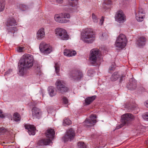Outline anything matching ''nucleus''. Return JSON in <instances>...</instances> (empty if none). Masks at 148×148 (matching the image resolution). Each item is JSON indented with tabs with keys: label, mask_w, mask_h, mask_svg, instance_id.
<instances>
[{
	"label": "nucleus",
	"mask_w": 148,
	"mask_h": 148,
	"mask_svg": "<svg viewBox=\"0 0 148 148\" xmlns=\"http://www.w3.org/2000/svg\"><path fill=\"white\" fill-rule=\"evenodd\" d=\"M33 61L32 56L28 54L23 56L18 63V74L20 75L23 76L26 74L27 69L32 67L33 65Z\"/></svg>",
	"instance_id": "nucleus-1"
},
{
	"label": "nucleus",
	"mask_w": 148,
	"mask_h": 148,
	"mask_svg": "<svg viewBox=\"0 0 148 148\" xmlns=\"http://www.w3.org/2000/svg\"><path fill=\"white\" fill-rule=\"evenodd\" d=\"M81 35L82 39L85 42L91 43L95 40V35L91 29H86L82 32Z\"/></svg>",
	"instance_id": "nucleus-2"
},
{
	"label": "nucleus",
	"mask_w": 148,
	"mask_h": 148,
	"mask_svg": "<svg viewBox=\"0 0 148 148\" xmlns=\"http://www.w3.org/2000/svg\"><path fill=\"white\" fill-rule=\"evenodd\" d=\"M55 132L53 129H49L47 130L45 133V135L48 139H42L40 140L38 143L39 145H47L50 144L51 142V139H53L55 135Z\"/></svg>",
	"instance_id": "nucleus-3"
},
{
	"label": "nucleus",
	"mask_w": 148,
	"mask_h": 148,
	"mask_svg": "<svg viewBox=\"0 0 148 148\" xmlns=\"http://www.w3.org/2000/svg\"><path fill=\"white\" fill-rule=\"evenodd\" d=\"M56 35L61 40H67L69 36L66 31L64 29L60 28H57L55 30Z\"/></svg>",
	"instance_id": "nucleus-4"
},
{
	"label": "nucleus",
	"mask_w": 148,
	"mask_h": 148,
	"mask_svg": "<svg viewBox=\"0 0 148 148\" xmlns=\"http://www.w3.org/2000/svg\"><path fill=\"white\" fill-rule=\"evenodd\" d=\"M69 78L74 80H79L83 77L82 72L76 69L71 71L69 73Z\"/></svg>",
	"instance_id": "nucleus-5"
},
{
	"label": "nucleus",
	"mask_w": 148,
	"mask_h": 148,
	"mask_svg": "<svg viewBox=\"0 0 148 148\" xmlns=\"http://www.w3.org/2000/svg\"><path fill=\"white\" fill-rule=\"evenodd\" d=\"M99 50L97 49H92L90 52L89 56V60L90 62L92 63L96 62L97 58L99 57Z\"/></svg>",
	"instance_id": "nucleus-6"
},
{
	"label": "nucleus",
	"mask_w": 148,
	"mask_h": 148,
	"mask_svg": "<svg viewBox=\"0 0 148 148\" xmlns=\"http://www.w3.org/2000/svg\"><path fill=\"white\" fill-rule=\"evenodd\" d=\"M55 85L58 90L60 93H64L68 90V88L66 87L64 83L60 80L58 79L56 82Z\"/></svg>",
	"instance_id": "nucleus-7"
},
{
	"label": "nucleus",
	"mask_w": 148,
	"mask_h": 148,
	"mask_svg": "<svg viewBox=\"0 0 148 148\" xmlns=\"http://www.w3.org/2000/svg\"><path fill=\"white\" fill-rule=\"evenodd\" d=\"M121 118V123L127 125L130 121L134 119V117L132 114L128 113L122 115Z\"/></svg>",
	"instance_id": "nucleus-8"
},
{
	"label": "nucleus",
	"mask_w": 148,
	"mask_h": 148,
	"mask_svg": "<svg viewBox=\"0 0 148 148\" xmlns=\"http://www.w3.org/2000/svg\"><path fill=\"white\" fill-rule=\"evenodd\" d=\"M90 119H86L84 123V125L87 127H90L94 125L97 122L95 119L97 118L95 114H92L90 116Z\"/></svg>",
	"instance_id": "nucleus-9"
},
{
	"label": "nucleus",
	"mask_w": 148,
	"mask_h": 148,
	"mask_svg": "<svg viewBox=\"0 0 148 148\" xmlns=\"http://www.w3.org/2000/svg\"><path fill=\"white\" fill-rule=\"evenodd\" d=\"M75 133L74 130L72 128L70 129L67 132L66 134L62 138L64 142L71 141L74 138Z\"/></svg>",
	"instance_id": "nucleus-10"
},
{
	"label": "nucleus",
	"mask_w": 148,
	"mask_h": 148,
	"mask_svg": "<svg viewBox=\"0 0 148 148\" xmlns=\"http://www.w3.org/2000/svg\"><path fill=\"white\" fill-rule=\"evenodd\" d=\"M115 20L119 23H123L126 20V17L121 10H119L116 13L115 16Z\"/></svg>",
	"instance_id": "nucleus-11"
},
{
	"label": "nucleus",
	"mask_w": 148,
	"mask_h": 148,
	"mask_svg": "<svg viewBox=\"0 0 148 148\" xmlns=\"http://www.w3.org/2000/svg\"><path fill=\"white\" fill-rule=\"evenodd\" d=\"M32 111L33 119H39L41 116L42 112L39 108L34 107L33 108Z\"/></svg>",
	"instance_id": "nucleus-12"
},
{
	"label": "nucleus",
	"mask_w": 148,
	"mask_h": 148,
	"mask_svg": "<svg viewBox=\"0 0 148 148\" xmlns=\"http://www.w3.org/2000/svg\"><path fill=\"white\" fill-rule=\"evenodd\" d=\"M145 12L142 8H139L138 14H136V19L138 21L141 22L143 20L145 16Z\"/></svg>",
	"instance_id": "nucleus-13"
},
{
	"label": "nucleus",
	"mask_w": 148,
	"mask_h": 148,
	"mask_svg": "<svg viewBox=\"0 0 148 148\" xmlns=\"http://www.w3.org/2000/svg\"><path fill=\"white\" fill-rule=\"evenodd\" d=\"M25 127L26 129L28 130V131L30 135H34L36 133V129L33 125L25 124Z\"/></svg>",
	"instance_id": "nucleus-14"
},
{
	"label": "nucleus",
	"mask_w": 148,
	"mask_h": 148,
	"mask_svg": "<svg viewBox=\"0 0 148 148\" xmlns=\"http://www.w3.org/2000/svg\"><path fill=\"white\" fill-rule=\"evenodd\" d=\"M45 33L44 28H40L37 32L36 34V38L38 40H40L43 38L45 37Z\"/></svg>",
	"instance_id": "nucleus-15"
},
{
	"label": "nucleus",
	"mask_w": 148,
	"mask_h": 148,
	"mask_svg": "<svg viewBox=\"0 0 148 148\" xmlns=\"http://www.w3.org/2000/svg\"><path fill=\"white\" fill-rule=\"evenodd\" d=\"M64 54L65 56H73L76 54V52L75 51L72 50L66 49L64 50Z\"/></svg>",
	"instance_id": "nucleus-16"
},
{
	"label": "nucleus",
	"mask_w": 148,
	"mask_h": 148,
	"mask_svg": "<svg viewBox=\"0 0 148 148\" xmlns=\"http://www.w3.org/2000/svg\"><path fill=\"white\" fill-rule=\"evenodd\" d=\"M120 40H116L115 43V46L116 47L119 49H123L124 48L126 45L127 42H120Z\"/></svg>",
	"instance_id": "nucleus-17"
},
{
	"label": "nucleus",
	"mask_w": 148,
	"mask_h": 148,
	"mask_svg": "<svg viewBox=\"0 0 148 148\" xmlns=\"http://www.w3.org/2000/svg\"><path fill=\"white\" fill-rule=\"evenodd\" d=\"M54 18L56 22L61 23H66L67 21L66 20H62L61 16V14L59 15L58 14H56L55 15Z\"/></svg>",
	"instance_id": "nucleus-18"
},
{
	"label": "nucleus",
	"mask_w": 148,
	"mask_h": 148,
	"mask_svg": "<svg viewBox=\"0 0 148 148\" xmlns=\"http://www.w3.org/2000/svg\"><path fill=\"white\" fill-rule=\"evenodd\" d=\"M127 88L131 90L135 89L136 87V83L135 81H132L130 82L129 84L127 85Z\"/></svg>",
	"instance_id": "nucleus-19"
},
{
	"label": "nucleus",
	"mask_w": 148,
	"mask_h": 148,
	"mask_svg": "<svg viewBox=\"0 0 148 148\" xmlns=\"http://www.w3.org/2000/svg\"><path fill=\"white\" fill-rule=\"evenodd\" d=\"M145 38L143 37H141L139 38L137 42V44L139 47L143 46L146 42Z\"/></svg>",
	"instance_id": "nucleus-20"
},
{
	"label": "nucleus",
	"mask_w": 148,
	"mask_h": 148,
	"mask_svg": "<svg viewBox=\"0 0 148 148\" xmlns=\"http://www.w3.org/2000/svg\"><path fill=\"white\" fill-rule=\"evenodd\" d=\"M95 96L86 98L85 99V105H87L90 104L95 99Z\"/></svg>",
	"instance_id": "nucleus-21"
},
{
	"label": "nucleus",
	"mask_w": 148,
	"mask_h": 148,
	"mask_svg": "<svg viewBox=\"0 0 148 148\" xmlns=\"http://www.w3.org/2000/svg\"><path fill=\"white\" fill-rule=\"evenodd\" d=\"M49 45L47 44L45 42H41L40 44L39 47V49L41 52L42 53H44L46 48L48 47Z\"/></svg>",
	"instance_id": "nucleus-22"
},
{
	"label": "nucleus",
	"mask_w": 148,
	"mask_h": 148,
	"mask_svg": "<svg viewBox=\"0 0 148 148\" xmlns=\"http://www.w3.org/2000/svg\"><path fill=\"white\" fill-rule=\"evenodd\" d=\"M16 24V22L13 18H9L8 21L7 25L8 26H12Z\"/></svg>",
	"instance_id": "nucleus-23"
},
{
	"label": "nucleus",
	"mask_w": 148,
	"mask_h": 148,
	"mask_svg": "<svg viewBox=\"0 0 148 148\" xmlns=\"http://www.w3.org/2000/svg\"><path fill=\"white\" fill-rule=\"evenodd\" d=\"M119 40L120 42H123L124 41L127 42V40L126 38V36L123 34H121L118 37L116 40Z\"/></svg>",
	"instance_id": "nucleus-24"
},
{
	"label": "nucleus",
	"mask_w": 148,
	"mask_h": 148,
	"mask_svg": "<svg viewBox=\"0 0 148 148\" xmlns=\"http://www.w3.org/2000/svg\"><path fill=\"white\" fill-rule=\"evenodd\" d=\"M61 16L62 20H64L67 21V23L69 21V20L67 19L66 18H70V16L69 14L67 13H63L61 14Z\"/></svg>",
	"instance_id": "nucleus-25"
},
{
	"label": "nucleus",
	"mask_w": 148,
	"mask_h": 148,
	"mask_svg": "<svg viewBox=\"0 0 148 148\" xmlns=\"http://www.w3.org/2000/svg\"><path fill=\"white\" fill-rule=\"evenodd\" d=\"M119 77V75L117 72H114L110 78V79L112 81H115Z\"/></svg>",
	"instance_id": "nucleus-26"
},
{
	"label": "nucleus",
	"mask_w": 148,
	"mask_h": 148,
	"mask_svg": "<svg viewBox=\"0 0 148 148\" xmlns=\"http://www.w3.org/2000/svg\"><path fill=\"white\" fill-rule=\"evenodd\" d=\"M49 92L51 97H53L56 94V92H55V88L53 87H50L49 88Z\"/></svg>",
	"instance_id": "nucleus-27"
},
{
	"label": "nucleus",
	"mask_w": 148,
	"mask_h": 148,
	"mask_svg": "<svg viewBox=\"0 0 148 148\" xmlns=\"http://www.w3.org/2000/svg\"><path fill=\"white\" fill-rule=\"evenodd\" d=\"M69 5L73 7L77 6L78 3L77 0H69Z\"/></svg>",
	"instance_id": "nucleus-28"
},
{
	"label": "nucleus",
	"mask_w": 148,
	"mask_h": 148,
	"mask_svg": "<svg viewBox=\"0 0 148 148\" xmlns=\"http://www.w3.org/2000/svg\"><path fill=\"white\" fill-rule=\"evenodd\" d=\"M13 119L14 121H20L21 119L20 115L17 112L14 113L13 115Z\"/></svg>",
	"instance_id": "nucleus-29"
},
{
	"label": "nucleus",
	"mask_w": 148,
	"mask_h": 148,
	"mask_svg": "<svg viewBox=\"0 0 148 148\" xmlns=\"http://www.w3.org/2000/svg\"><path fill=\"white\" fill-rule=\"evenodd\" d=\"M0 12L2 11L4 8L5 3L4 1H0Z\"/></svg>",
	"instance_id": "nucleus-30"
},
{
	"label": "nucleus",
	"mask_w": 148,
	"mask_h": 148,
	"mask_svg": "<svg viewBox=\"0 0 148 148\" xmlns=\"http://www.w3.org/2000/svg\"><path fill=\"white\" fill-rule=\"evenodd\" d=\"M52 51V47L50 45H49L46 49H45V51L44 53V54H49Z\"/></svg>",
	"instance_id": "nucleus-31"
},
{
	"label": "nucleus",
	"mask_w": 148,
	"mask_h": 148,
	"mask_svg": "<svg viewBox=\"0 0 148 148\" xmlns=\"http://www.w3.org/2000/svg\"><path fill=\"white\" fill-rule=\"evenodd\" d=\"M71 123V120L68 119H64L63 122L64 125L65 126L66 125H70Z\"/></svg>",
	"instance_id": "nucleus-32"
},
{
	"label": "nucleus",
	"mask_w": 148,
	"mask_h": 148,
	"mask_svg": "<svg viewBox=\"0 0 148 148\" xmlns=\"http://www.w3.org/2000/svg\"><path fill=\"white\" fill-rule=\"evenodd\" d=\"M77 146L79 148H86L85 144L82 142H79L77 143Z\"/></svg>",
	"instance_id": "nucleus-33"
},
{
	"label": "nucleus",
	"mask_w": 148,
	"mask_h": 148,
	"mask_svg": "<svg viewBox=\"0 0 148 148\" xmlns=\"http://www.w3.org/2000/svg\"><path fill=\"white\" fill-rule=\"evenodd\" d=\"M54 67L56 72V73H58L60 71V65L58 63L55 64Z\"/></svg>",
	"instance_id": "nucleus-34"
},
{
	"label": "nucleus",
	"mask_w": 148,
	"mask_h": 148,
	"mask_svg": "<svg viewBox=\"0 0 148 148\" xmlns=\"http://www.w3.org/2000/svg\"><path fill=\"white\" fill-rule=\"evenodd\" d=\"M108 36L107 34L106 33H102L101 35L100 36V38L102 40H104L107 38Z\"/></svg>",
	"instance_id": "nucleus-35"
},
{
	"label": "nucleus",
	"mask_w": 148,
	"mask_h": 148,
	"mask_svg": "<svg viewBox=\"0 0 148 148\" xmlns=\"http://www.w3.org/2000/svg\"><path fill=\"white\" fill-rule=\"evenodd\" d=\"M20 9L22 11H24L25 9L27 8V6L23 4H20L19 5Z\"/></svg>",
	"instance_id": "nucleus-36"
},
{
	"label": "nucleus",
	"mask_w": 148,
	"mask_h": 148,
	"mask_svg": "<svg viewBox=\"0 0 148 148\" xmlns=\"http://www.w3.org/2000/svg\"><path fill=\"white\" fill-rule=\"evenodd\" d=\"M143 118L145 120H148V112L144 113L142 115Z\"/></svg>",
	"instance_id": "nucleus-37"
},
{
	"label": "nucleus",
	"mask_w": 148,
	"mask_h": 148,
	"mask_svg": "<svg viewBox=\"0 0 148 148\" xmlns=\"http://www.w3.org/2000/svg\"><path fill=\"white\" fill-rule=\"evenodd\" d=\"M92 18L94 23H97L98 22V19L95 15L93 13L92 15Z\"/></svg>",
	"instance_id": "nucleus-38"
},
{
	"label": "nucleus",
	"mask_w": 148,
	"mask_h": 148,
	"mask_svg": "<svg viewBox=\"0 0 148 148\" xmlns=\"http://www.w3.org/2000/svg\"><path fill=\"white\" fill-rule=\"evenodd\" d=\"M25 50V48L23 47H18L17 49V51L18 52H22L24 51Z\"/></svg>",
	"instance_id": "nucleus-39"
},
{
	"label": "nucleus",
	"mask_w": 148,
	"mask_h": 148,
	"mask_svg": "<svg viewBox=\"0 0 148 148\" xmlns=\"http://www.w3.org/2000/svg\"><path fill=\"white\" fill-rule=\"evenodd\" d=\"M6 131V130L3 128H0V133L1 134H3Z\"/></svg>",
	"instance_id": "nucleus-40"
},
{
	"label": "nucleus",
	"mask_w": 148,
	"mask_h": 148,
	"mask_svg": "<svg viewBox=\"0 0 148 148\" xmlns=\"http://www.w3.org/2000/svg\"><path fill=\"white\" fill-rule=\"evenodd\" d=\"M111 0H104L103 3V5H108L110 4L111 3Z\"/></svg>",
	"instance_id": "nucleus-41"
},
{
	"label": "nucleus",
	"mask_w": 148,
	"mask_h": 148,
	"mask_svg": "<svg viewBox=\"0 0 148 148\" xmlns=\"http://www.w3.org/2000/svg\"><path fill=\"white\" fill-rule=\"evenodd\" d=\"M63 101L64 103L65 104H67L68 103V99L65 97H63L62 98Z\"/></svg>",
	"instance_id": "nucleus-42"
},
{
	"label": "nucleus",
	"mask_w": 148,
	"mask_h": 148,
	"mask_svg": "<svg viewBox=\"0 0 148 148\" xmlns=\"http://www.w3.org/2000/svg\"><path fill=\"white\" fill-rule=\"evenodd\" d=\"M125 124H124L123 123H122L120 125L117 126H116V129H119L121 127L123 126L124 125H125Z\"/></svg>",
	"instance_id": "nucleus-43"
},
{
	"label": "nucleus",
	"mask_w": 148,
	"mask_h": 148,
	"mask_svg": "<svg viewBox=\"0 0 148 148\" xmlns=\"http://www.w3.org/2000/svg\"><path fill=\"white\" fill-rule=\"evenodd\" d=\"M2 112L1 110H0V117L3 118L4 117V116L2 114Z\"/></svg>",
	"instance_id": "nucleus-44"
},
{
	"label": "nucleus",
	"mask_w": 148,
	"mask_h": 148,
	"mask_svg": "<svg viewBox=\"0 0 148 148\" xmlns=\"http://www.w3.org/2000/svg\"><path fill=\"white\" fill-rule=\"evenodd\" d=\"M11 29H13L14 32H15L16 31H17V29L16 27H11Z\"/></svg>",
	"instance_id": "nucleus-45"
},
{
	"label": "nucleus",
	"mask_w": 148,
	"mask_h": 148,
	"mask_svg": "<svg viewBox=\"0 0 148 148\" xmlns=\"http://www.w3.org/2000/svg\"><path fill=\"white\" fill-rule=\"evenodd\" d=\"M103 17H102V18L100 20V23H101V25L103 24Z\"/></svg>",
	"instance_id": "nucleus-46"
},
{
	"label": "nucleus",
	"mask_w": 148,
	"mask_h": 148,
	"mask_svg": "<svg viewBox=\"0 0 148 148\" xmlns=\"http://www.w3.org/2000/svg\"><path fill=\"white\" fill-rule=\"evenodd\" d=\"M144 104L146 107L147 108H148V100H147L145 102Z\"/></svg>",
	"instance_id": "nucleus-47"
},
{
	"label": "nucleus",
	"mask_w": 148,
	"mask_h": 148,
	"mask_svg": "<svg viewBox=\"0 0 148 148\" xmlns=\"http://www.w3.org/2000/svg\"><path fill=\"white\" fill-rule=\"evenodd\" d=\"M8 31L9 32H10L11 33H12L13 34L14 33V31L13 30V29H11V27L9 29H8Z\"/></svg>",
	"instance_id": "nucleus-48"
},
{
	"label": "nucleus",
	"mask_w": 148,
	"mask_h": 148,
	"mask_svg": "<svg viewBox=\"0 0 148 148\" xmlns=\"http://www.w3.org/2000/svg\"><path fill=\"white\" fill-rule=\"evenodd\" d=\"M115 69V68L113 66L112 67H111L109 68V69L110 70H114Z\"/></svg>",
	"instance_id": "nucleus-49"
},
{
	"label": "nucleus",
	"mask_w": 148,
	"mask_h": 148,
	"mask_svg": "<svg viewBox=\"0 0 148 148\" xmlns=\"http://www.w3.org/2000/svg\"><path fill=\"white\" fill-rule=\"evenodd\" d=\"M63 0H56V1L58 3H60L62 2Z\"/></svg>",
	"instance_id": "nucleus-50"
}]
</instances>
